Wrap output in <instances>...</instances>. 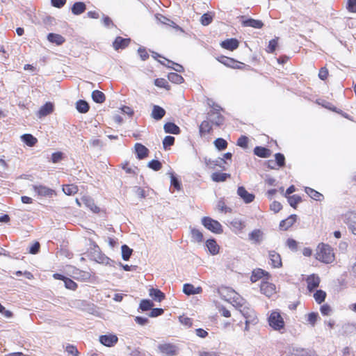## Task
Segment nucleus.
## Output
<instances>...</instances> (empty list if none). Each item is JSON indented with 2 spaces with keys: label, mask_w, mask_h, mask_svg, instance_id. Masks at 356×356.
<instances>
[{
  "label": "nucleus",
  "mask_w": 356,
  "mask_h": 356,
  "mask_svg": "<svg viewBox=\"0 0 356 356\" xmlns=\"http://www.w3.org/2000/svg\"><path fill=\"white\" fill-rule=\"evenodd\" d=\"M91 96L92 100L98 104H102L106 100V96L104 93L98 90H93Z\"/></svg>",
  "instance_id": "nucleus-36"
},
{
  "label": "nucleus",
  "mask_w": 356,
  "mask_h": 356,
  "mask_svg": "<svg viewBox=\"0 0 356 356\" xmlns=\"http://www.w3.org/2000/svg\"><path fill=\"white\" fill-rule=\"evenodd\" d=\"M207 104L209 107L211 108V110L207 113V115L209 118H211L213 115H214L216 112H220L223 111V108L220 105L214 102L211 99H207Z\"/></svg>",
  "instance_id": "nucleus-28"
},
{
  "label": "nucleus",
  "mask_w": 356,
  "mask_h": 356,
  "mask_svg": "<svg viewBox=\"0 0 356 356\" xmlns=\"http://www.w3.org/2000/svg\"><path fill=\"white\" fill-rule=\"evenodd\" d=\"M278 44V38H275L272 39L268 42V46L267 47L266 51L270 54L274 53L276 49V47Z\"/></svg>",
  "instance_id": "nucleus-50"
},
{
  "label": "nucleus",
  "mask_w": 356,
  "mask_h": 356,
  "mask_svg": "<svg viewBox=\"0 0 356 356\" xmlns=\"http://www.w3.org/2000/svg\"><path fill=\"white\" fill-rule=\"evenodd\" d=\"M253 152L256 156L260 158H268L271 155V151L270 149L261 146H256L254 148Z\"/></svg>",
  "instance_id": "nucleus-21"
},
{
  "label": "nucleus",
  "mask_w": 356,
  "mask_h": 356,
  "mask_svg": "<svg viewBox=\"0 0 356 356\" xmlns=\"http://www.w3.org/2000/svg\"><path fill=\"white\" fill-rule=\"evenodd\" d=\"M154 85L159 88H165L167 90H170V86L168 82L163 78H158L154 80Z\"/></svg>",
  "instance_id": "nucleus-47"
},
{
  "label": "nucleus",
  "mask_w": 356,
  "mask_h": 356,
  "mask_svg": "<svg viewBox=\"0 0 356 356\" xmlns=\"http://www.w3.org/2000/svg\"><path fill=\"white\" fill-rule=\"evenodd\" d=\"M269 274L268 272L261 269L258 268L257 270H254L252 271V274L250 277V280L252 282H256L259 279L262 278L264 276H268Z\"/></svg>",
  "instance_id": "nucleus-33"
},
{
  "label": "nucleus",
  "mask_w": 356,
  "mask_h": 356,
  "mask_svg": "<svg viewBox=\"0 0 356 356\" xmlns=\"http://www.w3.org/2000/svg\"><path fill=\"white\" fill-rule=\"evenodd\" d=\"M237 194L245 204L251 203L255 198V195L249 193L244 186L238 187Z\"/></svg>",
  "instance_id": "nucleus-8"
},
{
  "label": "nucleus",
  "mask_w": 356,
  "mask_h": 356,
  "mask_svg": "<svg viewBox=\"0 0 356 356\" xmlns=\"http://www.w3.org/2000/svg\"><path fill=\"white\" fill-rule=\"evenodd\" d=\"M241 24L244 27H252L258 29H261L264 26V23L261 20L255 19L253 18L243 19Z\"/></svg>",
  "instance_id": "nucleus-14"
},
{
  "label": "nucleus",
  "mask_w": 356,
  "mask_h": 356,
  "mask_svg": "<svg viewBox=\"0 0 356 356\" xmlns=\"http://www.w3.org/2000/svg\"><path fill=\"white\" fill-rule=\"evenodd\" d=\"M191 234L193 241L198 243H200L203 241V234L199 229L195 228H191Z\"/></svg>",
  "instance_id": "nucleus-43"
},
{
  "label": "nucleus",
  "mask_w": 356,
  "mask_h": 356,
  "mask_svg": "<svg viewBox=\"0 0 356 356\" xmlns=\"http://www.w3.org/2000/svg\"><path fill=\"white\" fill-rule=\"evenodd\" d=\"M313 351L309 350L304 348H300L296 350V353H294L295 356H309L310 354L312 353Z\"/></svg>",
  "instance_id": "nucleus-63"
},
{
  "label": "nucleus",
  "mask_w": 356,
  "mask_h": 356,
  "mask_svg": "<svg viewBox=\"0 0 356 356\" xmlns=\"http://www.w3.org/2000/svg\"><path fill=\"white\" fill-rule=\"evenodd\" d=\"M118 338L114 334H104L99 337V342L107 347H112L117 343Z\"/></svg>",
  "instance_id": "nucleus-10"
},
{
  "label": "nucleus",
  "mask_w": 356,
  "mask_h": 356,
  "mask_svg": "<svg viewBox=\"0 0 356 356\" xmlns=\"http://www.w3.org/2000/svg\"><path fill=\"white\" fill-rule=\"evenodd\" d=\"M318 318V314L317 312H311L308 314L307 321L312 326H314L317 319Z\"/></svg>",
  "instance_id": "nucleus-58"
},
{
  "label": "nucleus",
  "mask_w": 356,
  "mask_h": 356,
  "mask_svg": "<svg viewBox=\"0 0 356 356\" xmlns=\"http://www.w3.org/2000/svg\"><path fill=\"white\" fill-rule=\"evenodd\" d=\"M209 118L211 123L217 127L221 126L225 122V118L220 114V112H216L214 115Z\"/></svg>",
  "instance_id": "nucleus-37"
},
{
  "label": "nucleus",
  "mask_w": 356,
  "mask_h": 356,
  "mask_svg": "<svg viewBox=\"0 0 356 356\" xmlns=\"http://www.w3.org/2000/svg\"><path fill=\"white\" fill-rule=\"evenodd\" d=\"M72 13L75 15H79L85 12L86 6L81 1L75 2L72 7Z\"/></svg>",
  "instance_id": "nucleus-30"
},
{
  "label": "nucleus",
  "mask_w": 356,
  "mask_h": 356,
  "mask_svg": "<svg viewBox=\"0 0 356 356\" xmlns=\"http://www.w3.org/2000/svg\"><path fill=\"white\" fill-rule=\"evenodd\" d=\"M194 289L195 287L191 284L186 283L184 284L183 292L188 296L193 295Z\"/></svg>",
  "instance_id": "nucleus-57"
},
{
  "label": "nucleus",
  "mask_w": 356,
  "mask_h": 356,
  "mask_svg": "<svg viewBox=\"0 0 356 356\" xmlns=\"http://www.w3.org/2000/svg\"><path fill=\"white\" fill-rule=\"evenodd\" d=\"M65 351L68 353V355H71L72 356H78L79 354V352L76 347L71 344H68L66 346Z\"/></svg>",
  "instance_id": "nucleus-56"
},
{
  "label": "nucleus",
  "mask_w": 356,
  "mask_h": 356,
  "mask_svg": "<svg viewBox=\"0 0 356 356\" xmlns=\"http://www.w3.org/2000/svg\"><path fill=\"white\" fill-rule=\"evenodd\" d=\"M95 261L98 263H106L108 264L109 261H112L108 257L105 256L104 254H102L100 252L97 253V256L95 258Z\"/></svg>",
  "instance_id": "nucleus-61"
},
{
  "label": "nucleus",
  "mask_w": 356,
  "mask_h": 356,
  "mask_svg": "<svg viewBox=\"0 0 356 356\" xmlns=\"http://www.w3.org/2000/svg\"><path fill=\"white\" fill-rule=\"evenodd\" d=\"M249 139L245 136H240L236 142V145L243 149H247L248 146Z\"/></svg>",
  "instance_id": "nucleus-53"
},
{
  "label": "nucleus",
  "mask_w": 356,
  "mask_h": 356,
  "mask_svg": "<svg viewBox=\"0 0 356 356\" xmlns=\"http://www.w3.org/2000/svg\"><path fill=\"white\" fill-rule=\"evenodd\" d=\"M218 61L224 65L233 69H241L245 65L244 63L237 61L236 60L227 56H221Z\"/></svg>",
  "instance_id": "nucleus-6"
},
{
  "label": "nucleus",
  "mask_w": 356,
  "mask_h": 356,
  "mask_svg": "<svg viewBox=\"0 0 356 356\" xmlns=\"http://www.w3.org/2000/svg\"><path fill=\"white\" fill-rule=\"evenodd\" d=\"M175 138L171 136H166L163 140V147L167 149L169 147L172 146L175 143Z\"/></svg>",
  "instance_id": "nucleus-51"
},
{
  "label": "nucleus",
  "mask_w": 356,
  "mask_h": 356,
  "mask_svg": "<svg viewBox=\"0 0 356 356\" xmlns=\"http://www.w3.org/2000/svg\"><path fill=\"white\" fill-rule=\"evenodd\" d=\"M316 259L325 264H331L334 261L333 249L327 244L321 243L316 249Z\"/></svg>",
  "instance_id": "nucleus-1"
},
{
  "label": "nucleus",
  "mask_w": 356,
  "mask_h": 356,
  "mask_svg": "<svg viewBox=\"0 0 356 356\" xmlns=\"http://www.w3.org/2000/svg\"><path fill=\"white\" fill-rule=\"evenodd\" d=\"M297 216L296 214H291L287 218L282 220L280 222V228L282 230H287L291 227L296 221Z\"/></svg>",
  "instance_id": "nucleus-19"
},
{
  "label": "nucleus",
  "mask_w": 356,
  "mask_h": 356,
  "mask_svg": "<svg viewBox=\"0 0 356 356\" xmlns=\"http://www.w3.org/2000/svg\"><path fill=\"white\" fill-rule=\"evenodd\" d=\"M21 140L29 147H33L38 142V140L31 134H24L21 136Z\"/></svg>",
  "instance_id": "nucleus-32"
},
{
  "label": "nucleus",
  "mask_w": 356,
  "mask_h": 356,
  "mask_svg": "<svg viewBox=\"0 0 356 356\" xmlns=\"http://www.w3.org/2000/svg\"><path fill=\"white\" fill-rule=\"evenodd\" d=\"M343 222L346 223L351 232L356 235V213L348 212L343 216Z\"/></svg>",
  "instance_id": "nucleus-5"
},
{
  "label": "nucleus",
  "mask_w": 356,
  "mask_h": 356,
  "mask_svg": "<svg viewBox=\"0 0 356 356\" xmlns=\"http://www.w3.org/2000/svg\"><path fill=\"white\" fill-rule=\"evenodd\" d=\"M147 167L154 171H159L162 168V163L157 159H152L147 163Z\"/></svg>",
  "instance_id": "nucleus-48"
},
{
  "label": "nucleus",
  "mask_w": 356,
  "mask_h": 356,
  "mask_svg": "<svg viewBox=\"0 0 356 356\" xmlns=\"http://www.w3.org/2000/svg\"><path fill=\"white\" fill-rule=\"evenodd\" d=\"M302 202V198L298 195H293L288 197V202L293 209H296L298 204Z\"/></svg>",
  "instance_id": "nucleus-46"
},
{
  "label": "nucleus",
  "mask_w": 356,
  "mask_h": 356,
  "mask_svg": "<svg viewBox=\"0 0 356 356\" xmlns=\"http://www.w3.org/2000/svg\"><path fill=\"white\" fill-rule=\"evenodd\" d=\"M63 191L67 195H72L77 193L78 188L74 184H66L63 185Z\"/></svg>",
  "instance_id": "nucleus-42"
},
{
  "label": "nucleus",
  "mask_w": 356,
  "mask_h": 356,
  "mask_svg": "<svg viewBox=\"0 0 356 356\" xmlns=\"http://www.w3.org/2000/svg\"><path fill=\"white\" fill-rule=\"evenodd\" d=\"M286 245L292 251H296L298 249V243L293 238H288Z\"/></svg>",
  "instance_id": "nucleus-60"
},
{
  "label": "nucleus",
  "mask_w": 356,
  "mask_h": 356,
  "mask_svg": "<svg viewBox=\"0 0 356 356\" xmlns=\"http://www.w3.org/2000/svg\"><path fill=\"white\" fill-rule=\"evenodd\" d=\"M204 163L206 165L211 169H214L218 166L222 170H225L224 164L226 163V161H225L224 159L219 157L218 159L213 161L210 159L204 158Z\"/></svg>",
  "instance_id": "nucleus-16"
},
{
  "label": "nucleus",
  "mask_w": 356,
  "mask_h": 356,
  "mask_svg": "<svg viewBox=\"0 0 356 356\" xmlns=\"http://www.w3.org/2000/svg\"><path fill=\"white\" fill-rule=\"evenodd\" d=\"M168 79L172 83L180 84L184 82V78L176 72H170L168 74Z\"/></svg>",
  "instance_id": "nucleus-38"
},
{
  "label": "nucleus",
  "mask_w": 356,
  "mask_h": 356,
  "mask_svg": "<svg viewBox=\"0 0 356 356\" xmlns=\"http://www.w3.org/2000/svg\"><path fill=\"white\" fill-rule=\"evenodd\" d=\"M220 45L225 49L234 51L238 47L239 42L236 38H229L222 41Z\"/></svg>",
  "instance_id": "nucleus-17"
},
{
  "label": "nucleus",
  "mask_w": 356,
  "mask_h": 356,
  "mask_svg": "<svg viewBox=\"0 0 356 356\" xmlns=\"http://www.w3.org/2000/svg\"><path fill=\"white\" fill-rule=\"evenodd\" d=\"M213 144H214L216 148L219 151L225 150L227 147V145H228L227 140L222 138H216L214 140Z\"/></svg>",
  "instance_id": "nucleus-39"
},
{
  "label": "nucleus",
  "mask_w": 356,
  "mask_h": 356,
  "mask_svg": "<svg viewBox=\"0 0 356 356\" xmlns=\"http://www.w3.org/2000/svg\"><path fill=\"white\" fill-rule=\"evenodd\" d=\"M76 108L80 113H86L89 109V104L83 99H79L76 103Z\"/></svg>",
  "instance_id": "nucleus-35"
},
{
  "label": "nucleus",
  "mask_w": 356,
  "mask_h": 356,
  "mask_svg": "<svg viewBox=\"0 0 356 356\" xmlns=\"http://www.w3.org/2000/svg\"><path fill=\"white\" fill-rule=\"evenodd\" d=\"M202 224L206 229L214 234H219L223 232V229L221 224L218 220H216L210 217H203L202 218Z\"/></svg>",
  "instance_id": "nucleus-2"
},
{
  "label": "nucleus",
  "mask_w": 356,
  "mask_h": 356,
  "mask_svg": "<svg viewBox=\"0 0 356 356\" xmlns=\"http://www.w3.org/2000/svg\"><path fill=\"white\" fill-rule=\"evenodd\" d=\"M209 117L207 116V120H204L199 126V131L201 136L205 134H209L212 131V123L209 121Z\"/></svg>",
  "instance_id": "nucleus-27"
},
{
  "label": "nucleus",
  "mask_w": 356,
  "mask_h": 356,
  "mask_svg": "<svg viewBox=\"0 0 356 356\" xmlns=\"http://www.w3.org/2000/svg\"><path fill=\"white\" fill-rule=\"evenodd\" d=\"M275 163L280 167H284L285 165V157L282 153H276L275 154Z\"/></svg>",
  "instance_id": "nucleus-54"
},
{
  "label": "nucleus",
  "mask_w": 356,
  "mask_h": 356,
  "mask_svg": "<svg viewBox=\"0 0 356 356\" xmlns=\"http://www.w3.org/2000/svg\"><path fill=\"white\" fill-rule=\"evenodd\" d=\"M47 40L51 43H54L56 45H61L63 44L65 39L63 36H62L60 34L50 33L47 35Z\"/></svg>",
  "instance_id": "nucleus-23"
},
{
  "label": "nucleus",
  "mask_w": 356,
  "mask_h": 356,
  "mask_svg": "<svg viewBox=\"0 0 356 356\" xmlns=\"http://www.w3.org/2000/svg\"><path fill=\"white\" fill-rule=\"evenodd\" d=\"M205 245L211 254L216 255L217 254H218L220 246L218 245L216 239L209 238L207 240Z\"/></svg>",
  "instance_id": "nucleus-20"
},
{
  "label": "nucleus",
  "mask_w": 356,
  "mask_h": 356,
  "mask_svg": "<svg viewBox=\"0 0 356 356\" xmlns=\"http://www.w3.org/2000/svg\"><path fill=\"white\" fill-rule=\"evenodd\" d=\"M149 295L155 301L161 302L165 299V295L159 289L151 288L149 290Z\"/></svg>",
  "instance_id": "nucleus-22"
},
{
  "label": "nucleus",
  "mask_w": 356,
  "mask_h": 356,
  "mask_svg": "<svg viewBox=\"0 0 356 356\" xmlns=\"http://www.w3.org/2000/svg\"><path fill=\"white\" fill-rule=\"evenodd\" d=\"M154 306L153 302L149 299H143L140 301L139 309L143 312L150 310Z\"/></svg>",
  "instance_id": "nucleus-40"
},
{
  "label": "nucleus",
  "mask_w": 356,
  "mask_h": 356,
  "mask_svg": "<svg viewBox=\"0 0 356 356\" xmlns=\"http://www.w3.org/2000/svg\"><path fill=\"white\" fill-rule=\"evenodd\" d=\"M151 312L149 314V317H157L162 315L164 312V310L162 308H152Z\"/></svg>",
  "instance_id": "nucleus-62"
},
{
  "label": "nucleus",
  "mask_w": 356,
  "mask_h": 356,
  "mask_svg": "<svg viewBox=\"0 0 356 356\" xmlns=\"http://www.w3.org/2000/svg\"><path fill=\"white\" fill-rule=\"evenodd\" d=\"M135 153L136 157L139 160H142L148 156L149 149L143 144L137 143L134 145Z\"/></svg>",
  "instance_id": "nucleus-12"
},
{
  "label": "nucleus",
  "mask_w": 356,
  "mask_h": 356,
  "mask_svg": "<svg viewBox=\"0 0 356 356\" xmlns=\"http://www.w3.org/2000/svg\"><path fill=\"white\" fill-rule=\"evenodd\" d=\"M260 291L261 293L270 298L275 293V284L268 282H261L260 284Z\"/></svg>",
  "instance_id": "nucleus-9"
},
{
  "label": "nucleus",
  "mask_w": 356,
  "mask_h": 356,
  "mask_svg": "<svg viewBox=\"0 0 356 356\" xmlns=\"http://www.w3.org/2000/svg\"><path fill=\"white\" fill-rule=\"evenodd\" d=\"M163 129L167 134H179L181 131L180 128L171 122H166L163 126Z\"/></svg>",
  "instance_id": "nucleus-29"
},
{
  "label": "nucleus",
  "mask_w": 356,
  "mask_h": 356,
  "mask_svg": "<svg viewBox=\"0 0 356 356\" xmlns=\"http://www.w3.org/2000/svg\"><path fill=\"white\" fill-rule=\"evenodd\" d=\"M165 115V111L163 108L154 105L152 111L151 116L156 120H161Z\"/></svg>",
  "instance_id": "nucleus-24"
},
{
  "label": "nucleus",
  "mask_w": 356,
  "mask_h": 356,
  "mask_svg": "<svg viewBox=\"0 0 356 356\" xmlns=\"http://www.w3.org/2000/svg\"><path fill=\"white\" fill-rule=\"evenodd\" d=\"M230 225L233 227L236 233L242 232L243 230L246 227L245 222L238 218H234V220H232L230 222Z\"/></svg>",
  "instance_id": "nucleus-25"
},
{
  "label": "nucleus",
  "mask_w": 356,
  "mask_h": 356,
  "mask_svg": "<svg viewBox=\"0 0 356 356\" xmlns=\"http://www.w3.org/2000/svg\"><path fill=\"white\" fill-rule=\"evenodd\" d=\"M265 237L264 232L260 229H255L248 234V240L254 244L259 245Z\"/></svg>",
  "instance_id": "nucleus-7"
},
{
  "label": "nucleus",
  "mask_w": 356,
  "mask_h": 356,
  "mask_svg": "<svg viewBox=\"0 0 356 356\" xmlns=\"http://www.w3.org/2000/svg\"><path fill=\"white\" fill-rule=\"evenodd\" d=\"M166 61L168 62V64H171L172 65H175V67H172L170 65H165L164 63L161 62V61H159L162 65L169 67V68H172L175 71H176L177 72H183L184 71V67L180 65V64H178V63H176L172 60H170L168 59H165Z\"/></svg>",
  "instance_id": "nucleus-44"
},
{
  "label": "nucleus",
  "mask_w": 356,
  "mask_h": 356,
  "mask_svg": "<svg viewBox=\"0 0 356 356\" xmlns=\"http://www.w3.org/2000/svg\"><path fill=\"white\" fill-rule=\"evenodd\" d=\"M307 289L309 291H314L320 284V278L318 275L312 274L307 278Z\"/></svg>",
  "instance_id": "nucleus-18"
},
{
  "label": "nucleus",
  "mask_w": 356,
  "mask_h": 356,
  "mask_svg": "<svg viewBox=\"0 0 356 356\" xmlns=\"http://www.w3.org/2000/svg\"><path fill=\"white\" fill-rule=\"evenodd\" d=\"M268 323L270 327L275 330H280L284 327V322L280 314L277 312H273L268 317Z\"/></svg>",
  "instance_id": "nucleus-3"
},
{
  "label": "nucleus",
  "mask_w": 356,
  "mask_h": 356,
  "mask_svg": "<svg viewBox=\"0 0 356 356\" xmlns=\"http://www.w3.org/2000/svg\"><path fill=\"white\" fill-rule=\"evenodd\" d=\"M268 257L273 268H279L282 266L281 256L275 250H270L268 252Z\"/></svg>",
  "instance_id": "nucleus-13"
},
{
  "label": "nucleus",
  "mask_w": 356,
  "mask_h": 356,
  "mask_svg": "<svg viewBox=\"0 0 356 356\" xmlns=\"http://www.w3.org/2000/svg\"><path fill=\"white\" fill-rule=\"evenodd\" d=\"M305 191L311 198L314 199V200L321 201L323 199V195L321 193L312 188L305 187Z\"/></svg>",
  "instance_id": "nucleus-34"
},
{
  "label": "nucleus",
  "mask_w": 356,
  "mask_h": 356,
  "mask_svg": "<svg viewBox=\"0 0 356 356\" xmlns=\"http://www.w3.org/2000/svg\"><path fill=\"white\" fill-rule=\"evenodd\" d=\"M170 184L177 190L181 189V182L179 179L175 176L172 172H170Z\"/></svg>",
  "instance_id": "nucleus-52"
},
{
  "label": "nucleus",
  "mask_w": 356,
  "mask_h": 356,
  "mask_svg": "<svg viewBox=\"0 0 356 356\" xmlns=\"http://www.w3.org/2000/svg\"><path fill=\"white\" fill-rule=\"evenodd\" d=\"M346 8L349 12L356 13V0H348Z\"/></svg>",
  "instance_id": "nucleus-64"
},
{
  "label": "nucleus",
  "mask_w": 356,
  "mask_h": 356,
  "mask_svg": "<svg viewBox=\"0 0 356 356\" xmlns=\"http://www.w3.org/2000/svg\"><path fill=\"white\" fill-rule=\"evenodd\" d=\"M34 191L38 195L51 197L56 195L54 190L49 188L43 185L34 186Z\"/></svg>",
  "instance_id": "nucleus-11"
},
{
  "label": "nucleus",
  "mask_w": 356,
  "mask_h": 356,
  "mask_svg": "<svg viewBox=\"0 0 356 356\" xmlns=\"http://www.w3.org/2000/svg\"><path fill=\"white\" fill-rule=\"evenodd\" d=\"M122 258L124 261H128L133 252V250L127 245H122L121 247Z\"/></svg>",
  "instance_id": "nucleus-41"
},
{
  "label": "nucleus",
  "mask_w": 356,
  "mask_h": 356,
  "mask_svg": "<svg viewBox=\"0 0 356 356\" xmlns=\"http://www.w3.org/2000/svg\"><path fill=\"white\" fill-rule=\"evenodd\" d=\"M314 298L318 304H321L325 300L326 293L321 289L317 290L314 294Z\"/></svg>",
  "instance_id": "nucleus-45"
},
{
  "label": "nucleus",
  "mask_w": 356,
  "mask_h": 356,
  "mask_svg": "<svg viewBox=\"0 0 356 356\" xmlns=\"http://www.w3.org/2000/svg\"><path fill=\"white\" fill-rule=\"evenodd\" d=\"M213 15L211 13H207L202 15L201 17V24L203 26H208L212 22Z\"/></svg>",
  "instance_id": "nucleus-49"
},
{
  "label": "nucleus",
  "mask_w": 356,
  "mask_h": 356,
  "mask_svg": "<svg viewBox=\"0 0 356 356\" xmlns=\"http://www.w3.org/2000/svg\"><path fill=\"white\" fill-rule=\"evenodd\" d=\"M130 42V38H124L120 36H118L113 42V47L115 50L123 49L129 46Z\"/></svg>",
  "instance_id": "nucleus-15"
},
{
  "label": "nucleus",
  "mask_w": 356,
  "mask_h": 356,
  "mask_svg": "<svg viewBox=\"0 0 356 356\" xmlns=\"http://www.w3.org/2000/svg\"><path fill=\"white\" fill-rule=\"evenodd\" d=\"M231 177L229 173L216 172L212 173L211 177L212 181L215 182H223L225 181L228 178Z\"/></svg>",
  "instance_id": "nucleus-31"
},
{
  "label": "nucleus",
  "mask_w": 356,
  "mask_h": 356,
  "mask_svg": "<svg viewBox=\"0 0 356 356\" xmlns=\"http://www.w3.org/2000/svg\"><path fill=\"white\" fill-rule=\"evenodd\" d=\"M158 349L165 356H175L177 355L178 353L177 347L170 343L159 344L158 346Z\"/></svg>",
  "instance_id": "nucleus-4"
},
{
  "label": "nucleus",
  "mask_w": 356,
  "mask_h": 356,
  "mask_svg": "<svg viewBox=\"0 0 356 356\" xmlns=\"http://www.w3.org/2000/svg\"><path fill=\"white\" fill-rule=\"evenodd\" d=\"M63 282L65 284V286L68 289L76 290L78 286L77 284L74 281L67 277Z\"/></svg>",
  "instance_id": "nucleus-55"
},
{
  "label": "nucleus",
  "mask_w": 356,
  "mask_h": 356,
  "mask_svg": "<svg viewBox=\"0 0 356 356\" xmlns=\"http://www.w3.org/2000/svg\"><path fill=\"white\" fill-rule=\"evenodd\" d=\"M54 111V105L51 102H47L43 106H42L38 111V116L40 118L44 117L50 113H51Z\"/></svg>",
  "instance_id": "nucleus-26"
},
{
  "label": "nucleus",
  "mask_w": 356,
  "mask_h": 356,
  "mask_svg": "<svg viewBox=\"0 0 356 356\" xmlns=\"http://www.w3.org/2000/svg\"><path fill=\"white\" fill-rule=\"evenodd\" d=\"M156 18L162 23V24H167L170 26H172L173 25H175V23L172 21L171 19L167 18L166 17L162 15H159L158 16H156Z\"/></svg>",
  "instance_id": "nucleus-59"
}]
</instances>
